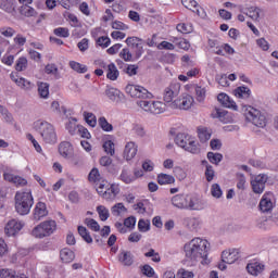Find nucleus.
Returning a JSON list of instances; mask_svg holds the SVG:
<instances>
[{
	"label": "nucleus",
	"mask_w": 278,
	"mask_h": 278,
	"mask_svg": "<svg viewBox=\"0 0 278 278\" xmlns=\"http://www.w3.org/2000/svg\"><path fill=\"white\" fill-rule=\"evenodd\" d=\"M210 242L205 239L193 238L185 244V255L188 260L197 262L198 260H207Z\"/></svg>",
	"instance_id": "1"
},
{
	"label": "nucleus",
	"mask_w": 278,
	"mask_h": 278,
	"mask_svg": "<svg viewBox=\"0 0 278 278\" xmlns=\"http://www.w3.org/2000/svg\"><path fill=\"white\" fill-rule=\"evenodd\" d=\"M14 200L15 212H17L20 216H27V214L31 212V207H34V195L31 191H17Z\"/></svg>",
	"instance_id": "2"
},
{
	"label": "nucleus",
	"mask_w": 278,
	"mask_h": 278,
	"mask_svg": "<svg viewBox=\"0 0 278 278\" xmlns=\"http://www.w3.org/2000/svg\"><path fill=\"white\" fill-rule=\"evenodd\" d=\"M34 125L46 144H55L58 142V132H55V127L51 123L39 119Z\"/></svg>",
	"instance_id": "3"
},
{
	"label": "nucleus",
	"mask_w": 278,
	"mask_h": 278,
	"mask_svg": "<svg viewBox=\"0 0 278 278\" xmlns=\"http://www.w3.org/2000/svg\"><path fill=\"white\" fill-rule=\"evenodd\" d=\"M175 142L177 147L185 149V151H188L193 155L201 153V148H199V143L189 134L179 132L175 138Z\"/></svg>",
	"instance_id": "4"
},
{
	"label": "nucleus",
	"mask_w": 278,
	"mask_h": 278,
	"mask_svg": "<svg viewBox=\"0 0 278 278\" xmlns=\"http://www.w3.org/2000/svg\"><path fill=\"white\" fill-rule=\"evenodd\" d=\"M172 204L178 210H201L199 203L190 194L179 193L172 198Z\"/></svg>",
	"instance_id": "5"
},
{
	"label": "nucleus",
	"mask_w": 278,
	"mask_h": 278,
	"mask_svg": "<svg viewBox=\"0 0 278 278\" xmlns=\"http://www.w3.org/2000/svg\"><path fill=\"white\" fill-rule=\"evenodd\" d=\"M245 118L248 123H252V125L261 129H264L268 124L266 115L251 105L245 108Z\"/></svg>",
	"instance_id": "6"
},
{
	"label": "nucleus",
	"mask_w": 278,
	"mask_h": 278,
	"mask_svg": "<svg viewBox=\"0 0 278 278\" xmlns=\"http://www.w3.org/2000/svg\"><path fill=\"white\" fill-rule=\"evenodd\" d=\"M55 229H58V224L55 220H46L37 225L31 230V236L39 239L49 238V236L53 235Z\"/></svg>",
	"instance_id": "7"
},
{
	"label": "nucleus",
	"mask_w": 278,
	"mask_h": 278,
	"mask_svg": "<svg viewBox=\"0 0 278 278\" xmlns=\"http://www.w3.org/2000/svg\"><path fill=\"white\" fill-rule=\"evenodd\" d=\"M137 104L143 112H149L150 114H164L166 112V102L141 100Z\"/></svg>",
	"instance_id": "8"
},
{
	"label": "nucleus",
	"mask_w": 278,
	"mask_h": 278,
	"mask_svg": "<svg viewBox=\"0 0 278 278\" xmlns=\"http://www.w3.org/2000/svg\"><path fill=\"white\" fill-rule=\"evenodd\" d=\"M125 42L131 49L135 60H140L144 54V41L139 37H128Z\"/></svg>",
	"instance_id": "9"
},
{
	"label": "nucleus",
	"mask_w": 278,
	"mask_h": 278,
	"mask_svg": "<svg viewBox=\"0 0 278 278\" xmlns=\"http://www.w3.org/2000/svg\"><path fill=\"white\" fill-rule=\"evenodd\" d=\"M125 91L132 99H153V93L149 92V90L142 86L127 85Z\"/></svg>",
	"instance_id": "10"
},
{
	"label": "nucleus",
	"mask_w": 278,
	"mask_h": 278,
	"mask_svg": "<svg viewBox=\"0 0 278 278\" xmlns=\"http://www.w3.org/2000/svg\"><path fill=\"white\" fill-rule=\"evenodd\" d=\"M25 227V222L21 219H11L9 220L4 226V233L8 236V238H14L23 231V228Z\"/></svg>",
	"instance_id": "11"
},
{
	"label": "nucleus",
	"mask_w": 278,
	"mask_h": 278,
	"mask_svg": "<svg viewBox=\"0 0 278 278\" xmlns=\"http://www.w3.org/2000/svg\"><path fill=\"white\" fill-rule=\"evenodd\" d=\"M181 91V85L179 83H170L168 87H166L163 91V101L165 103H170L173 105L174 99L179 97V92Z\"/></svg>",
	"instance_id": "12"
},
{
	"label": "nucleus",
	"mask_w": 278,
	"mask_h": 278,
	"mask_svg": "<svg viewBox=\"0 0 278 278\" xmlns=\"http://www.w3.org/2000/svg\"><path fill=\"white\" fill-rule=\"evenodd\" d=\"M277 201L275 200V193L267 191L263 194L258 208L263 214H268L269 212H273V207H275V204Z\"/></svg>",
	"instance_id": "13"
},
{
	"label": "nucleus",
	"mask_w": 278,
	"mask_h": 278,
	"mask_svg": "<svg viewBox=\"0 0 278 278\" xmlns=\"http://www.w3.org/2000/svg\"><path fill=\"white\" fill-rule=\"evenodd\" d=\"M193 103H194V98H192V96L190 94H186L174 100V102H172V109L173 110H190Z\"/></svg>",
	"instance_id": "14"
},
{
	"label": "nucleus",
	"mask_w": 278,
	"mask_h": 278,
	"mask_svg": "<svg viewBox=\"0 0 278 278\" xmlns=\"http://www.w3.org/2000/svg\"><path fill=\"white\" fill-rule=\"evenodd\" d=\"M100 68H106V79H110L111 81H116L118 79L121 72H118V67H116V64L110 63L109 65L105 64L103 61L96 62Z\"/></svg>",
	"instance_id": "15"
},
{
	"label": "nucleus",
	"mask_w": 278,
	"mask_h": 278,
	"mask_svg": "<svg viewBox=\"0 0 278 278\" xmlns=\"http://www.w3.org/2000/svg\"><path fill=\"white\" fill-rule=\"evenodd\" d=\"M181 3L184 8H187V10L195 12V14L200 16V18H207V13L205 12V9L199 5L195 0H181Z\"/></svg>",
	"instance_id": "16"
},
{
	"label": "nucleus",
	"mask_w": 278,
	"mask_h": 278,
	"mask_svg": "<svg viewBox=\"0 0 278 278\" xmlns=\"http://www.w3.org/2000/svg\"><path fill=\"white\" fill-rule=\"evenodd\" d=\"M268 181V176L264 174L257 175L254 179L251 180V186L255 194H262L264 188H266V182Z\"/></svg>",
	"instance_id": "17"
},
{
	"label": "nucleus",
	"mask_w": 278,
	"mask_h": 278,
	"mask_svg": "<svg viewBox=\"0 0 278 278\" xmlns=\"http://www.w3.org/2000/svg\"><path fill=\"white\" fill-rule=\"evenodd\" d=\"M238 260H240V250L238 249L225 250L222 252V262L225 264H235Z\"/></svg>",
	"instance_id": "18"
},
{
	"label": "nucleus",
	"mask_w": 278,
	"mask_h": 278,
	"mask_svg": "<svg viewBox=\"0 0 278 278\" xmlns=\"http://www.w3.org/2000/svg\"><path fill=\"white\" fill-rule=\"evenodd\" d=\"M118 194H121V186L118 184H111L101 198L104 201H114Z\"/></svg>",
	"instance_id": "19"
},
{
	"label": "nucleus",
	"mask_w": 278,
	"mask_h": 278,
	"mask_svg": "<svg viewBox=\"0 0 278 278\" xmlns=\"http://www.w3.org/2000/svg\"><path fill=\"white\" fill-rule=\"evenodd\" d=\"M211 116L212 118H218V121L224 124L233 123V117L231 116V113L223 109H214L211 113Z\"/></svg>",
	"instance_id": "20"
},
{
	"label": "nucleus",
	"mask_w": 278,
	"mask_h": 278,
	"mask_svg": "<svg viewBox=\"0 0 278 278\" xmlns=\"http://www.w3.org/2000/svg\"><path fill=\"white\" fill-rule=\"evenodd\" d=\"M4 181H9L10 184H14L16 188H24V186H27V179H25L22 176L4 173L3 174Z\"/></svg>",
	"instance_id": "21"
},
{
	"label": "nucleus",
	"mask_w": 278,
	"mask_h": 278,
	"mask_svg": "<svg viewBox=\"0 0 278 278\" xmlns=\"http://www.w3.org/2000/svg\"><path fill=\"white\" fill-rule=\"evenodd\" d=\"M59 153L62 157L65 160H71L75 153V149L73 148V144L68 141H62L59 144Z\"/></svg>",
	"instance_id": "22"
},
{
	"label": "nucleus",
	"mask_w": 278,
	"mask_h": 278,
	"mask_svg": "<svg viewBox=\"0 0 278 278\" xmlns=\"http://www.w3.org/2000/svg\"><path fill=\"white\" fill-rule=\"evenodd\" d=\"M137 154H138V146L136 144V142L134 141L127 142L123 153L124 160L129 162L134 160Z\"/></svg>",
	"instance_id": "23"
},
{
	"label": "nucleus",
	"mask_w": 278,
	"mask_h": 278,
	"mask_svg": "<svg viewBox=\"0 0 278 278\" xmlns=\"http://www.w3.org/2000/svg\"><path fill=\"white\" fill-rule=\"evenodd\" d=\"M217 100L224 108H228L230 110H235V112H238V104L227 93H219L217 96Z\"/></svg>",
	"instance_id": "24"
},
{
	"label": "nucleus",
	"mask_w": 278,
	"mask_h": 278,
	"mask_svg": "<svg viewBox=\"0 0 278 278\" xmlns=\"http://www.w3.org/2000/svg\"><path fill=\"white\" fill-rule=\"evenodd\" d=\"M48 214L47 204L45 202H38L34 208V219L40 220V218H45Z\"/></svg>",
	"instance_id": "25"
},
{
	"label": "nucleus",
	"mask_w": 278,
	"mask_h": 278,
	"mask_svg": "<svg viewBox=\"0 0 278 278\" xmlns=\"http://www.w3.org/2000/svg\"><path fill=\"white\" fill-rule=\"evenodd\" d=\"M12 81H14L16 84V86H18L20 88H23V90H31V88H34V84L27 79H25L24 77H20L17 78L14 73H12L10 75Z\"/></svg>",
	"instance_id": "26"
},
{
	"label": "nucleus",
	"mask_w": 278,
	"mask_h": 278,
	"mask_svg": "<svg viewBox=\"0 0 278 278\" xmlns=\"http://www.w3.org/2000/svg\"><path fill=\"white\" fill-rule=\"evenodd\" d=\"M118 262L123 264V266H131L134 264V254L129 251L123 250L118 254Z\"/></svg>",
	"instance_id": "27"
},
{
	"label": "nucleus",
	"mask_w": 278,
	"mask_h": 278,
	"mask_svg": "<svg viewBox=\"0 0 278 278\" xmlns=\"http://www.w3.org/2000/svg\"><path fill=\"white\" fill-rule=\"evenodd\" d=\"M247 270L250 275L257 277L264 270V265L257 261H253L247 265Z\"/></svg>",
	"instance_id": "28"
},
{
	"label": "nucleus",
	"mask_w": 278,
	"mask_h": 278,
	"mask_svg": "<svg viewBox=\"0 0 278 278\" xmlns=\"http://www.w3.org/2000/svg\"><path fill=\"white\" fill-rule=\"evenodd\" d=\"M60 258L64 264H71L75 260V252L68 248H64L60 252Z\"/></svg>",
	"instance_id": "29"
},
{
	"label": "nucleus",
	"mask_w": 278,
	"mask_h": 278,
	"mask_svg": "<svg viewBox=\"0 0 278 278\" xmlns=\"http://www.w3.org/2000/svg\"><path fill=\"white\" fill-rule=\"evenodd\" d=\"M198 138L200 142H207L212 138V130L207 127H198Z\"/></svg>",
	"instance_id": "30"
},
{
	"label": "nucleus",
	"mask_w": 278,
	"mask_h": 278,
	"mask_svg": "<svg viewBox=\"0 0 278 278\" xmlns=\"http://www.w3.org/2000/svg\"><path fill=\"white\" fill-rule=\"evenodd\" d=\"M233 92L237 99H249L251 97V89L249 87H237Z\"/></svg>",
	"instance_id": "31"
},
{
	"label": "nucleus",
	"mask_w": 278,
	"mask_h": 278,
	"mask_svg": "<svg viewBox=\"0 0 278 278\" xmlns=\"http://www.w3.org/2000/svg\"><path fill=\"white\" fill-rule=\"evenodd\" d=\"M175 182V177L168 174H159L157 175V184L160 186H170V184Z\"/></svg>",
	"instance_id": "32"
},
{
	"label": "nucleus",
	"mask_w": 278,
	"mask_h": 278,
	"mask_svg": "<svg viewBox=\"0 0 278 278\" xmlns=\"http://www.w3.org/2000/svg\"><path fill=\"white\" fill-rule=\"evenodd\" d=\"M119 58L124 60V62H136V60H138L136 59L134 52L129 50V48L122 49V51L119 52Z\"/></svg>",
	"instance_id": "33"
},
{
	"label": "nucleus",
	"mask_w": 278,
	"mask_h": 278,
	"mask_svg": "<svg viewBox=\"0 0 278 278\" xmlns=\"http://www.w3.org/2000/svg\"><path fill=\"white\" fill-rule=\"evenodd\" d=\"M195 99L199 101V103H203L205 101V97L207 94V89L203 86L195 85Z\"/></svg>",
	"instance_id": "34"
},
{
	"label": "nucleus",
	"mask_w": 278,
	"mask_h": 278,
	"mask_svg": "<svg viewBox=\"0 0 278 278\" xmlns=\"http://www.w3.org/2000/svg\"><path fill=\"white\" fill-rule=\"evenodd\" d=\"M94 187L99 197H102L104 192L109 189L110 182H108V180L102 178L100 181L94 184Z\"/></svg>",
	"instance_id": "35"
},
{
	"label": "nucleus",
	"mask_w": 278,
	"mask_h": 278,
	"mask_svg": "<svg viewBox=\"0 0 278 278\" xmlns=\"http://www.w3.org/2000/svg\"><path fill=\"white\" fill-rule=\"evenodd\" d=\"M78 233L87 244H92V236H90V231L86 227L78 226Z\"/></svg>",
	"instance_id": "36"
},
{
	"label": "nucleus",
	"mask_w": 278,
	"mask_h": 278,
	"mask_svg": "<svg viewBox=\"0 0 278 278\" xmlns=\"http://www.w3.org/2000/svg\"><path fill=\"white\" fill-rule=\"evenodd\" d=\"M28 64L29 62L27 61V58L21 56L15 63V71H17V73H23V71H27Z\"/></svg>",
	"instance_id": "37"
},
{
	"label": "nucleus",
	"mask_w": 278,
	"mask_h": 278,
	"mask_svg": "<svg viewBox=\"0 0 278 278\" xmlns=\"http://www.w3.org/2000/svg\"><path fill=\"white\" fill-rule=\"evenodd\" d=\"M70 68H72V71H75L76 73H88V66L77 61H70Z\"/></svg>",
	"instance_id": "38"
},
{
	"label": "nucleus",
	"mask_w": 278,
	"mask_h": 278,
	"mask_svg": "<svg viewBox=\"0 0 278 278\" xmlns=\"http://www.w3.org/2000/svg\"><path fill=\"white\" fill-rule=\"evenodd\" d=\"M38 93L41 99L49 98V83H38Z\"/></svg>",
	"instance_id": "39"
},
{
	"label": "nucleus",
	"mask_w": 278,
	"mask_h": 278,
	"mask_svg": "<svg viewBox=\"0 0 278 278\" xmlns=\"http://www.w3.org/2000/svg\"><path fill=\"white\" fill-rule=\"evenodd\" d=\"M98 125L99 127L102 128V131H106V132L114 131V126H112V124H110L108 122V118H105L104 116L99 117Z\"/></svg>",
	"instance_id": "40"
},
{
	"label": "nucleus",
	"mask_w": 278,
	"mask_h": 278,
	"mask_svg": "<svg viewBox=\"0 0 278 278\" xmlns=\"http://www.w3.org/2000/svg\"><path fill=\"white\" fill-rule=\"evenodd\" d=\"M96 45L101 49H108L112 45V39L109 36H101L96 39Z\"/></svg>",
	"instance_id": "41"
},
{
	"label": "nucleus",
	"mask_w": 278,
	"mask_h": 278,
	"mask_svg": "<svg viewBox=\"0 0 278 278\" xmlns=\"http://www.w3.org/2000/svg\"><path fill=\"white\" fill-rule=\"evenodd\" d=\"M88 179L90 184H99L103 178L101 177L98 168H92L88 175Z\"/></svg>",
	"instance_id": "42"
},
{
	"label": "nucleus",
	"mask_w": 278,
	"mask_h": 278,
	"mask_svg": "<svg viewBox=\"0 0 278 278\" xmlns=\"http://www.w3.org/2000/svg\"><path fill=\"white\" fill-rule=\"evenodd\" d=\"M247 16L252 18V21H258L260 18V8L257 7H250L247 9V12H244Z\"/></svg>",
	"instance_id": "43"
},
{
	"label": "nucleus",
	"mask_w": 278,
	"mask_h": 278,
	"mask_svg": "<svg viewBox=\"0 0 278 278\" xmlns=\"http://www.w3.org/2000/svg\"><path fill=\"white\" fill-rule=\"evenodd\" d=\"M0 9L4 12H14V0H0Z\"/></svg>",
	"instance_id": "44"
},
{
	"label": "nucleus",
	"mask_w": 278,
	"mask_h": 278,
	"mask_svg": "<svg viewBox=\"0 0 278 278\" xmlns=\"http://www.w3.org/2000/svg\"><path fill=\"white\" fill-rule=\"evenodd\" d=\"M79 125H77V119L73 118L66 124V129L71 136H75L79 129Z\"/></svg>",
	"instance_id": "45"
},
{
	"label": "nucleus",
	"mask_w": 278,
	"mask_h": 278,
	"mask_svg": "<svg viewBox=\"0 0 278 278\" xmlns=\"http://www.w3.org/2000/svg\"><path fill=\"white\" fill-rule=\"evenodd\" d=\"M119 179L124 184H134V181H136V177H134V175L128 173L126 169L122 170V174L119 175Z\"/></svg>",
	"instance_id": "46"
},
{
	"label": "nucleus",
	"mask_w": 278,
	"mask_h": 278,
	"mask_svg": "<svg viewBox=\"0 0 278 278\" xmlns=\"http://www.w3.org/2000/svg\"><path fill=\"white\" fill-rule=\"evenodd\" d=\"M53 34L59 38H68L71 36V30L67 27H58L54 28Z\"/></svg>",
	"instance_id": "47"
},
{
	"label": "nucleus",
	"mask_w": 278,
	"mask_h": 278,
	"mask_svg": "<svg viewBox=\"0 0 278 278\" xmlns=\"http://www.w3.org/2000/svg\"><path fill=\"white\" fill-rule=\"evenodd\" d=\"M144 257H151V261L155 264H160V262H162V256H160V253L155 252L153 249H150L148 252H146Z\"/></svg>",
	"instance_id": "48"
},
{
	"label": "nucleus",
	"mask_w": 278,
	"mask_h": 278,
	"mask_svg": "<svg viewBox=\"0 0 278 278\" xmlns=\"http://www.w3.org/2000/svg\"><path fill=\"white\" fill-rule=\"evenodd\" d=\"M97 212L99 214L100 220L105 222L110 218V211L108 210V207L99 205L97 207Z\"/></svg>",
	"instance_id": "49"
},
{
	"label": "nucleus",
	"mask_w": 278,
	"mask_h": 278,
	"mask_svg": "<svg viewBox=\"0 0 278 278\" xmlns=\"http://www.w3.org/2000/svg\"><path fill=\"white\" fill-rule=\"evenodd\" d=\"M151 229V222L149 219H139L138 222V230L141 233H147Z\"/></svg>",
	"instance_id": "50"
},
{
	"label": "nucleus",
	"mask_w": 278,
	"mask_h": 278,
	"mask_svg": "<svg viewBox=\"0 0 278 278\" xmlns=\"http://www.w3.org/2000/svg\"><path fill=\"white\" fill-rule=\"evenodd\" d=\"M85 225L91 229V231H101V226L96 219L92 218H86L85 219Z\"/></svg>",
	"instance_id": "51"
},
{
	"label": "nucleus",
	"mask_w": 278,
	"mask_h": 278,
	"mask_svg": "<svg viewBox=\"0 0 278 278\" xmlns=\"http://www.w3.org/2000/svg\"><path fill=\"white\" fill-rule=\"evenodd\" d=\"M207 160L211 162V164L218 165V164H220V162H223V154L208 152L207 153Z\"/></svg>",
	"instance_id": "52"
},
{
	"label": "nucleus",
	"mask_w": 278,
	"mask_h": 278,
	"mask_svg": "<svg viewBox=\"0 0 278 278\" xmlns=\"http://www.w3.org/2000/svg\"><path fill=\"white\" fill-rule=\"evenodd\" d=\"M177 31H180V34H191L193 27L190 23H180L176 26Z\"/></svg>",
	"instance_id": "53"
},
{
	"label": "nucleus",
	"mask_w": 278,
	"mask_h": 278,
	"mask_svg": "<svg viewBox=\"0 0 278 278\" xmlns=\"http://www.w3.org/2000/svg\"><path fill=\"white\" fill-rule=\"evenodd\" d=\"M84 117L87 124H89L90 127H97V116L93 113L85 112Z\"/></svg>",
	"instance_id": "54"
},
{
	"label": "nucleus",
	"mask_w": 278,
	"mask_h": 278,
	"mask_svg": "<svg viewBox=\"0 0 278 278\" xmlns=\"http://www.w3.org/2000/svg\"><path fill=\"white\" fill-rule=\"evenodd\" d=\"M1 36H4V38H12L16 35V30L10 26H4L0 28Z\"/></svg>",
	"instance_id": "55"
},
{
	"label": "nucleus",
	"mask_w": 278,
	"mask_h": 278,
	"mask_svg": "<svg viewBox=\"0 0 278 278\" xmlns=\"http://www.w3.org/2000/svg\"><path fill=\"white\" fill-rule=\"evenodd\" d=\"M21 14L23 16H27V17H31V16H36V9L35 8H31L27 4H25L24 7H22L21 9Z\"/></svg>",
	"instance_id": "56"
},
{
	"label": "nucleus",
	"mask_w": 278,
	"mask_h": 278,
	"mask_svg": "<svg viewBox=\"0 0 278 278\" xmlns=\"http://www.w3.org/2000/svg\"><path fill=\"white\" fill-rule=\"evenodd\" d=\"M111 212H112L113 216H118L119 214L127 212V207H125V204H123V203H116L112 207Z\"/></svg>",
	"instance_id": "57"
},
{
	"label": "nucleus",
	"mask_w": 278,
	"mask_h": 278,
	"mask_svg": "<svg viewBox=\"0 0 278 278\" xmlns=\"http://www.w3.org/2000/svg\"><path fill=\"white\" fill-rule=\"evenodd\" d=\"M112 29H117L118 31H127L129 29V26L118 20L112 22L111 25Z\"/></svg>",
	"instance_id": "58"
},
{
	"label": "nucleus",
	"mask_w": 278,
	"mask_h": 278,
	"mask_svg": "<svg viewBox=\"0 0 278 278\" xmlns=\"http://www.w3.org/2000/svg\"><path fill=\"white\" fill-rule=\"evenodd\" d=\"M103 149L108 155H114L115 149H114V141L108 140L103 143Z\"/></svg>",
	"instance_id": "59"
},
{
	"label": "nucleus",
	"mask_w": 278,
	"mask_h": 278,
	"mask_svg": "<svg viewBox=\"0 0 278 278\" xmlns=\"http://www.w3.org/2000/svg\"><path fill=\"white\" fill-rule=\"evenodd\" d=\"M141 273L142 275H144L146 277H153L155 275V269H153V267H151V265L146 264L141 267Z\"/></svg>",
	"instance_id": "60"
},
{
	"label": "nucleus",
	"mask_w": 278,
	"mask_h": 278,
	"mask_svg": "<svg viewBox=\"0 0 278 278\" xmlns=\"http://www.w3.org/2000/svg\"><path fill=\"white\" fill-rule=\"evenodd\" d=\"M124 225H126V229H128V231L136 229V217L129 216V217L125 218Z\"/></svg>",
	"instance_id": "61"
},
{
	"label": "nucleus",
	"mask_w": 278,
	"mask_h": 278,
	"mask_svg": "<svg viewBox=\"0 0 278 278\" xmlns=\"http://www.w3.org/2000/svg\"><path fill=\"white\" fill-rule=\"evenodd\" d=\"M67 21H70L71 27H81V23H79V18H77V15L73 13H68Z\"/></svg>",
	"instance_id": "62"
},
{
	"label": "nucleus",
	"mask_w": 278,
	"mask_h": 278,
	"mask_svg": "<svg viewBox=\"0 0 278 278\" xmlns=\"http://www.w3.org/2000/svg\"><path fill=\"white\" fill-rule=\"evenodd\" d=\"M156 47L161 51L164 49H165V51H175V45H173L172 42H168V41H162Z\"/></svg>",
	"instance_id": "63"
},
{
	"label": "nucleus",
	"mask_w": 278,
	"mask_h": 278,
	"mask_svg": "<svg viewBox=\"0 0 278 278\" xmlns=\"http://www.w3.org/2000/svg\"><path fill=\"white\" fill-rule=\"evenodd\" d=\"M177 277L178 278H194V273L190 271V270H187L185 268H180L177 271Z\"/></svg>",
	"instance_id": "64"
}]
</instances>
